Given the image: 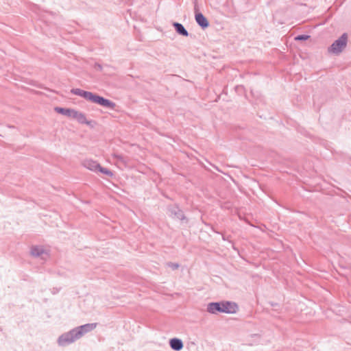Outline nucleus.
Masks as SVG:
<instances>
[{"mask_svg":"<svg viewBox=\"0 0 351 351\" xmlns=\"http://www.w3.org/2000/svg\"><path fill=\"white\" fill-rule=\"evenodd\" d=\"M95 327L96 324H91L75 328L62 335L58 339V343L62 346L71 343L81 338L86 332L93 330Z\"/></svg>","mask_w":351,"mask_h":351,"instance_id":"f257e3e1","label":"nucleus"},{"mask_svg":"<svg viewBox=\"0 0 351 351\" xmlns=\"http://www.w3.org/2000/svg\"><path fill=\"white\" fill-rule=\"evenodd\" d=\"M83 166L86 167V169L95 171V172H100L101 173H103L104 175L108 176L110 177H112L113 176V173L104 167H102L100 164L91 158H86L83 161L82 163Z\"/></svg>","mask_w":351,"mask_h":351,"instance_id":"f03ea898","label":"nucleus"},{"mask_svg":"<svg viewBox=\"0 0 351 351\" xmlns=\"http://www.w3.org/2000/svg\"><path fill=\"white\" fill-rule=\"evenodd\" d=\"M348 42V35L343 33L337 40L328 47V51L334 54H339L346 48Z\"/></svg>","mask_w":351,"mask_h":351,"instance_id":"7ed1b4c3","label":"nucleus"},{"mask_svg":"<svg viewBox=\"0 0 351 351\" xmlns=\"http://www.w3.org/2000/svg\"><path fill=\"white\" fill-rule=\"evenodd\" d=\"M90 101L98 104L101 106L106 108H114L117 107L116 104L112 101L94 94H93Z\"/></svg>","mask_w":351,"mask_h":351,"instance_id":"20e7f679","label":"nucleus"},{"mask_svg":"<svg viewBox=\"0 0 351 351\" xmlns=\"http://www.w3.org/2000/svg\"><path fill=\"white\" fill-rule=\"evenodd\" d=\"M195 19L197 25L205 29L209 26V22L206 17L200 12H199L197 5H195Z\"/></svg>","mask_w":351,"mask_h":351,"instance_id":"39448f33","label":"nucleus"},{"mask_svg":"<svg viewBox=\"0 0 351 351\" xmlns=\"http://www.w3.org/2000/svg\"><path fill=\"white\" fill-rule=\"evenodd\" d=\"M64 115L68 116L72 119H76L77 121L80 123L86 122V118L79 111H60ZM88 124H90V122L86 121Z\"/></svg>","mask_w":351,"mask_h":351,"instance_id":"423d86ee","label":"nucleus"},{"mask_svg":"<svg viewBox=\"0 0 351 351\" xmlns=\"http://www.w3.org/2000/svg\"><path fill=\"white\" fill-rule=\"evenodd\" d=\"M221 313H234L238 308L237 305L234 302H221Z\"/></svg>","mask_w":351,"mask_h":351,"instance_id":"0eeeda50","label":"nucleus"},{"mask_svg":"<svg viewBox=\"0 0 351 351\" xmlns=\"http://www.w3.org/2000/svg\"><path fill=\"white\" fill-rule=\"evenodd\" d=\"M170 215L173 219H177L180 221L185 219L183 212L177 206H171L169 208Z\"/></svg>","mask_w":351,"mask_h":351,"instance_id":"6e6552de","label":"nucleus"},{"mask_svg":"<svg viewBox=\"0 0 351 351\" xmlns=\"http://www.w3.org/2000/svg\"><path fill=\"white\" fill-rule=\"evenodd\" d=\"M172 26L174 27L176 33L182 36H188L189 35L188 31L184 25L178 22H173Z\"/></svg>","mask_w":351,"mask_h":351,"instance_id":"1a4fd4ad","label":"nucleus"},{"mask_svg":"<svg viewBox=\"0 0 351 351\" xmlns=\"http://www.w3.org/2000/svg\"><path fill=\"white\" fill-rule=\"evenodd\" d=\"M71 93L74 95L82 97L88 101H90V99L93 94L90 92L85 91V90L80 89V88L72 89Z\"/></svg>","mask_w":351,"mask_h":351,"instance_id":"9d476101","label":"nucleus"},{"mask_svg":"<svg viewBox=\"0 0 351 351\" xmlns=\"http://www.w3.org/2000/svg\"><path fill=\"white\" fill-rule=\"evenodd\" d=\"M207 311L212 314L221 313V302H210L207 306Z\"/></svg>","mask_w":351,"mask_h":351,"instance_id":"9b49d317","label":"nucleus"},{"mask_svg":"<svg viewBox=\"0 0 351 351\" xmlns=\"http://www.w3.org/2000/svg\"><path fill=\"white\" fill-rule=\"evenodd\" d=\"M169 345L171 349L176 351H180L183 348V343L181 339L173 338L169 341Z\"/></svg>","mask_w":351,"mask_h":351,"instance_id":"f8f14e48","label":"nucleus"},{"mask_svg":"<svg viewBox=\"0 0 351 351\" xmlns=\"http://www.w3.org/2000/svg\"><path fill=\"white\" fill-rule=\"evenodd\" d=\"M45 252V250L40 246H33L31 248V254L34 256H38L43 254Z\"/></svg>","mask_w":351,"mask_h":351,"instance_id":"ddd939ff","label":"nucleus"},{"mask_svg":"<svg viewBox=\"0 0 351 351\" xmlns=\"http://www.w3.org/2000/svg\"><path fill=\"white\" fill-rule=\"evenodd\" d=\"M309 38H310V36H308V35L300 34V35H298L295 38V40H298V41H305V40H308Z\"/></svg>","mask_w":351,"mask_h":351,"instance_id":"4468645a","label":"nucleus"},{"mask_svg":"<svg viewBox=\"0 0 351 351\" xmlns=\"http://www.w3.org/2000/svg\"><path fill=\"white\" fill-rule=\"evenodd\" d=\"M167 265L170 267L172 270H176V269H178L180 267L179 264L178 263H167Z\"/></svg>","mask_w":351,"mask_h":351,"instance_id":"2eb2a0df","label":"nucleus"}]
</instances>
